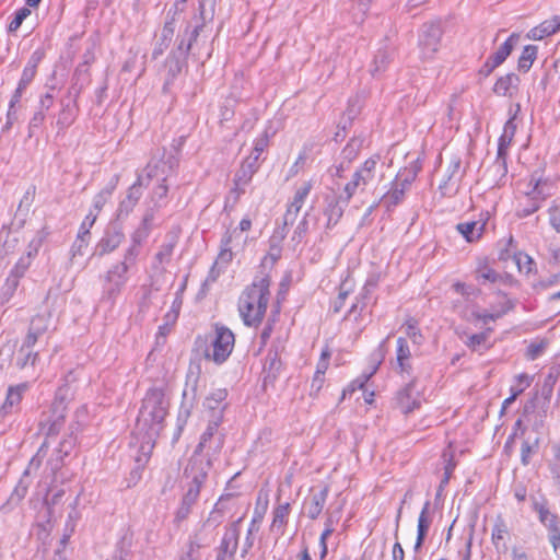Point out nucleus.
I'll use <instances>...</instances> for the list:
<instances>
[{
	"label": "nucleus",
	"instance_id": "nucleus-37",
	"mask_svg": "<svg viewBox=\"0 0 560 560\" xmlns=\"http://www.w3.org/2000/svg\"><path fill=\"white\" fill-rule=\"evenodd\" d=\"M201 539L199 535L196 533L190 535L188 541L183 547L178 560H200V548H201Z\"/></svg>",
	"mask_w": 560,
	"mask_h": 560
},
{
	"label": "nucleus",
	"instance_id": "nucleus-60",
	"mask_svg": "<svg viewBox=\"0 0 560 560\" xmlns=\"http://www.w3.org/2000/svg\"><path fill=\"white\" fill-rule=\"evenodd\" d=\"M96 219H97V212H94L93 210H91L84 218L83 222L81 223L78 235L91 238L90 229L93 226Z\"/></svg>",
	"mask_w": 560,
	"mask_h": 560
},
{
	"label": "nucleus",
	"instance_id": "nucleus-62",
	"mask_svg": "<svg viewBox=\"0 0 560 560\" xmlns=\"http://www.w3.org/2000/svg\"><path fill=\"white\" fill-rule=\"evenodd\" d=\"M269 132L265 130L264 133L257 138L254 142V149L250 155H257V161L259 160L260 154L265 151L269 143Z\"/></svg>",
	"mask_w": 560,
	"mask_h": 560
},
{
	"label": "nucleus",
	"instance_id": "nucleus-10",
	"mask_svg": "<svg viewBox=\"0 0 560 560\" xmlns=\"http://www.w3.org/2000/svg\"><path fill=\"white\" fill-rule=\"evenodd\" d=\"M312 183L311 182H304L301 186H299L295 190L294 197L290 205L288 206V209L283 217V226L278 229L276 231V234L279 236L280 240H283L287 235L285 228L288 225H292L302 209L307 196L310 195L312 190Z\"/></svg>",
	"mask_w": 560,
	"mask_h": 560
},
{
	"label": "nucleus",
	"instance_id": "nucleus-2",
	"mask_svg": "<svg viewBox=\"0 0 560 560\" xmlns=\"http://www.w3.org/2000/svg\"><path fill=\"white\" fill-rule=\"evenodd\" d=\"M270 279L267 275L256 276L238 299V312L246 326H257L261 323L270 296Z\"/></svg>",
	"mask_w": 560,
	"mask_h": 560
},
{
	"label": "nucleus",
	"instance_id": "nucleus-13",
	"mask_svg": "<svg viewBox=\"0 0 560 560\" xmlns=\"http://www.w3.org/2000/svg\"><path fill=\"white\" fill-rule=\"evenodd\" d=\"M515 131H516V125L514 122V117H512L505 122V125L503 127V132H502L501 137L499 138L497 160L494 163V166H497L498 171L502 172L503 174H505L508 171V166H506L508 150L513 141Z\"/></svg>",
	"mask_w": 560,
	"mask_h": 560
},
{
	"label": "nucleus",
	"instance_id": "nucleus-25",
	"mask_svg": "<svg viewBox=\"0 0 560 560\" xmlns=\"http://www.w3.org/2000/svg\"><path fill=\"white\" fill-rule=\"evenodd\" d=\"M533 509L537 512L541 524L548 529V534L560 529L559 517L549 511L545 499L539 501L533 498Z\"/></svg>",
	"mask_w": 560,
	"mask_h": 560
},
{
	"label": "nucleus",
	"instance_id": "nucleus-43",
	"mask_svg": "<svg viewBox=\"0 0 560 560\" xmlns=\"http://www.w3.org/2000/svg\"><path fill=\"white\" fill-rule=\"evenodd\" d=\"M49 444L47 441H44L40 447L38 448L37 453L31 458L26 469L23 472V477L30 476L32 472H35L39 469L42 466V463L46 456V452Z\"/></svg>",
	"mask_w": 560,
	"mask_h": 560
},
{
	"label": "nucleus",
	"instance_id": "nucleus-1",
	"mask_svg": "<svg viewBox=\"0 0 560 560\" xmlns=\"http://www.w3.org/2000/svg\"><path fill=\"white\" fill-rule=\"evenodd\" d=\"M211 432L202 433L200 441L185 466L180 483L206 486L212 462L220 454L223 444L220 438L210 439Z\"/></svg>",
	"mask_w": 560,
	"mask_h": 560
},
{
	"label": "nucleus",
	"instance_id": "nucleus-48",
	"mask_svg": "<svg viewBox=\"0 0 560 560\" xmlns=\"http://www.w3.org/2000/svg\"><path fill=\"white\" fill-rule=\"evenodd\" d=\"M475 278L480 283H495L500 279V275L493 270L492 268L485 266H479L475 271Z\"/></svg>",
	"mask_w": 560,
	"mask_h": 560
},
{
	"label": "nucleus",
	"instance_id": "nucleus-50",
	"mask_svg": "<svg viewBox=\"0 0 560 560\" xmlns=\"http://www.w3.org/2000/svg\"><path fill=\"white\" fill-rule=\"evenodd\" d=\"M75 445V439L72 435H69L67 438H63L61 442L59 443V447L57 450L58 453V459L54 466L52 470L58 469L59 463L62 460L63 456L69 455V453L73 450Z\"/></svg>",
	"mask_w": 560,
	"mask_h": 560
},
{
	"label": "nucleus",
	"instance_id": "nucleus-24",
	"mask_svg": "<svg viewBox=\"0 0 560 560\" xmlns=\"http://www.w3.org/2000/svg\"><path fill=\"white\" fill-rule=\"evenodd\" d=\"M144 431H145L144 440L142 441L141 445L139 446L138 455L135 458L136 463H137V468L132 471V476L137 479L140 478L139 470L145 466V464L148 463V460L151 456L152 450L154 447V438L158 435V434H153L152 431H150V430H144Z\"/></svg>",
	"mask_w": 560,
	"mask_h": 560
},
{
	"label": "nucleus",
	"instance_id": "nucleus-21",
	"mask_svg": "<svg viewBox=\"0 0 560 560\" xmlns=\"http://www.w3.org/2000/svg\"><path fill=\"white\" fill-rule=\"evenodd\" d=\"M144 186V177L138 175L137 180L129 187L126 197L120 201L117 209V218L128 217L138 203L142 192L141 187Z\"/></svg>",
	"mask_w": 560,
	"mask_h": 560
},
{
	"label": "nucleus",
	"instance_id": "nucleus-19",
	"mask_svg": "<svg viewBox=\"0 0 560 560\" xmlns=\"http://www.w3.org/2000/svg\"><path fill=\"white\" fill-rule=\"evenodd\" d=\"M81 92V88L72 86L68 91V100H61V109L58 114L57 126L60 129L68 128L75 119L77 97Z\"/></svg>",
	"mask_w": 560,
	"mask_h": 560
},
{
	"label": "nucleus",
	"instance_id": "nucleus-26",
	"mask_svg": "<svg viewBox=\"0 0 560 560\" xmlns=\"http://www.w3.org/2000/svg\"><path fill=\"white\" fill-rule=\"evenodd\" d=\"M171 172V166L164 160H151L141 174L144 177V186L150 179L155 178L158 182H166Z\"/></svg>",
	"mask_w": 560,
	"mask_h": 560
},
{
	"label": "nucleus",
	"instance_id": "nucleus-51",
	"mask_svg": "<svg viewBox=\"0 0 560 560\" xmlns=\"http://www.w3.org/2000/svg\"><path fill=\"white\" fill-rule=\"evenodd\" d=\"M430 505H431L430 501H425V503L423 504V508H422L419 518H418L417 533L427 535V533L430 528V525L432 523V518L429 515Z\"/></svg>",
	"mask_w": 560,
	"mask_h": 560
},
{
	"label": "nucleus",
	"instance_id": "nucleus-33",
	"mask_svg": "<svg viewBox=\"0 0 560 560\" xmlns=\"http://www.w3.org/2000/svg\"><path fill=\"white\" fill-rule=\"evenodd\" d=\"M410 349L405 338L399 337L397 339V351H396V369L399 370L401 374L406 373L410 374L411 364H410Z\"/></svg>",
	"mask_w": 560,
	"mask_h": 560
},
{
	"label": "nucleus",
	"instance_id": "nucleus-4",
	"mask_svg": "<svg viewBox=\"0 0 560 560\" xmlns=\"http://www.w3.org/2000/svg\"><path fill=\"white\" fill-rule=\"evenodd\" d=\"M136 262L122 260L114 264L103 277L102 301L114 303L128 282V271Z\"/></svg>",
	"mask_w": 560,
	"mask_h": 560
},
{
	"label": "nucleus",
	"instance_id": "nucleus-58",
	"mask_svg": "<svg viewBox=\"0 0 560 560\" xmlns=\"http://www.w3.org/2000/svg\"><path fill=\"white\" fill-rule=\"evenodd\" d=\"M369 295V289L363 288L362 292L355 298V303H353L350 307L349 314H354V318L357 319L360 316L361 312L364 310L366 303L365 300Z\"/></svg>",
	"mask_w": 560,
	"mask_h": 560
},
{
	"label": "nucleus",
	"instance_id": "nucleus-64",
	"mask_svg": "<svg viewBox=\"0 0 560 560\" xmlns=\"http://www.w3.org/2000/svg\"><path fill=\"white\" fill-rule=\"evenodd\" d=\"M31 264L32 261L28 260V258H25L24 256L20 257L18 262L12 268L10 275L16 276L18 278L21 279L30 268Z\"/></svg>",
	"mask_w": 560,
	"mask_h": 560
},
{
	"label": "nucleus",
	"instance_id": "nucleus-63",
	"mask_svg": "<svg viewBox=\"0 0 560 560\" xmlns=\"http://www.w3.org/2000/svg\"><path fill=\"white\" fill-rule=\"evenodd\" d=\"M488 339L487 332H480V334H474L465 340V345L472 349L474 351H477L479 347L483 346Z\"/></svg>",
	"mask_w": 560,
	"mask_h": 560
},
{
	"label": "nucleus",
	"instance_id": "nucleus-20",
	"mask_svg": "<svg viewBox=\"0 0 560 560\" xmlns=\"http://www.w3.org/2000/svg\"><path fill=\"white\" fill-rule=\"evenodd\" d=\"M416 381L412 380L405 387L398 390L396 395L397 407L402 413L408 415L421 405L420 394L415 388Z\"/></svg>",
	"mask_w": 560,
	"mask_h": 560
},
{
	"label": "nucleus",
	"instance_id": "nucleus-47",
	"mask_svg": "<svg viewBox=\"0 0 560 560\" xmlns=\"http://www.w3.org/2000/svg\"><path fill=\"white\" fill-rule=\"evenodd\" d=\"M508 535V526L502 517H498L491 532V540L495 549L499 550L500 541H503Z\"/></svg>",
	"mask_w": 560,
	"mask_h": 560
},
{
	"label": "nucleus",
	"instance_id": "nucleus-18",
	"mask_svg": "<svg viewBox=\"0 0 560 560\" xmlns=\"http://www.w3.org/2000/svg\"><path fill=\"white\" fill-rule=\"evenodd\" d=\"M65 424V406L56 404L52 413L39 423V431L45 435V441L59 434Z\"/></svg>",
	"mask_w": 560,
	"mask_h": 560
},
{
	"label": "nucleus",
	"instance_id": "nucleus-54",
	"mask_svg": "<svg viewBox=\"0 0 560 560\" xmlns=\"http://www.w3.org/2000/svg\"><path fill=\"white\" fill-rule=\"evenodd\" d=\"M185 61L186 59L178 57L176 52H171L166 60L168 73L175 78L183 70Z\"/></svg>",
	"mask_w": 560,
	"mask_h": 560
},
{
	"label": "nucleus",
	"instance_id": "nucleus-23",
	"mask_svg": "<svg viewBox=\"0 0 560 560\" xmlns=\"http://www.w3.org/2000/svg\"><path fill=\"white\" fill-rule=\"evenodd\" d=\"M520 36L513 33L498 50L486 61L487 74L492 72L497 67L505 61L513 50L514 44L518 40Z\"/></svg>",
	"mask_w": 560,
	"mask_h": 560
},
{
	"label": "nucleus",
	"instance_id": "nucleus-11",
	"mask_svg": "<svg viewBox=\"0 0 560 560\" xmlns=\"http://www.w3.org/2000/svg\"><path fill=\"white\" fill-rule=\"evenodd\" d=\"M205 487L206 486L180 483L183 494L179 506L175 512L176 523H182L189 516V514L192 512L194 506L197 504L200 498L201 490Z\"/></svg>",
	"mask_w": 560,
	"mask_h": 560
},
{
	"label": "nucleus",
	"instance_id": "nucleus-15",
	"mask_svg": "<svg viewBox=\"0 0 560 560\" xmlns=\"http://www.w3.org/2000/svg\"><path fill=\"white\" fill-rule=\"evenodd\" d=\"M125 240V233L119 224H112L105 231L103 237L97 242L95 254L104 256L116 250Z\"/></svg>",
	"mask_w": 560,
	"mask_h": 560
},
{
	"label": "nucleus",
	"instance_id": "nucleus-34",
	"mask_svg": "<svg viewBox=\"0 0 560 560\" xmlns=\"http://www.w3.org/2000/svg\"><path fill=\"white\" fill-rule=\"evenodd\" d=\"M486 222L468 221L462 222L456 225V230L464 236V238L472 243L479 240L485 231Z\"/></svg>",
	"mask_w": 560,
	"mask_h": 560
},
{
	"label": "nucleus",
	"instance_id": "nucleus-44",
	"mask_svg": "<svg viewBox=\"0 0 560 560\" xmlns=\"http://www.w3.org/2000/svg\"><path fill=\"white\" fill-rule=\"evenodd\" d=\"M201 28H202V25H197L190 32L188 40L186 42L184 38H182L180 42L177 45L176 50H174L173 52H176V55L178 57L186 59L188 54H189V50L191 48V45L197 39V37L199 36V33H200Z\"/></svg>",
	"mask_w": 560,
	"mask_h": 560
},
{
	"label": "nucleus",
	"instance_id": "nucleus-59",
	"mask_svg": "<svg viewBox=\"0 0 560 560\" xmlns=\"http://www.w3.org/2000/svg\"><path fill=\"white\" fill-rule=\"evenodd\" d=\"M31 14L27 7H23L15 12L13 20L9 24V32H15L20 28L23 21Z\"/></svg>",
	"mask_w": 560,
	"mask_h": 560
},
{
	"label": "nucleus",
	"instance_id": "nucleus-32",
	"mask_svg": "<svg viewBox=\"0 0 560 560\" xmlns=\"http://www.w3.org/2000/svg\"><path fill=\"white\" fill-rule=\"evenodd\" d=\"M529 185L533 186L532 190L527 192L529 205L522 210L524 217L530 215L540 208V201L544 200L545 194L539 178L532 177Z\"/></svg>",
	"mask_w": 560,
	"mask_h": 560
},
{
	"label": "nucleus",
	"instance_id": "nucleus-28",
	"mask_svg": "<svg viewBox=\"0 0 560 560\" xmlns=\"http://www.w3.org/2000/svg\"><path fill=\"white\" fill-rule=\"evenodd\" d=\"M558 31H560V15H555L532 28L528 32L527 37L529 39L540 40L556 34Z\"/></svg>",
	"mask_w": 560,
	"mask_h": 560
},
{
	"label": "nucleus",
	"instance_id": "nucleus-57",
	"mask_svg": "<svg viewBox=\"0 0 560 560\" xmlns=\"http://www.w3.org/2000/svg\"><path fill=\"white\" fill-rule=\"evenodd\" d=\"M113 194V188L102 189L93 199V211L101 212L105 203L109 200Z\"/></svg>",
	"mask_w": 560,
	"mask_h": 560
},
{
	"label": "nucleus",
	"instance_id": "nucleus-49",
	"mask_svg": "<svg viewBox=\"0 0 560 560\" xmlns=\"http://www.w3.org/2000/svg\"><path fill=\"white\" fill-rule=\"evenodd\" d=\"M252 228V221L248 218H244L241 220L238 228L234 229L236 231L235 236L232 240V247H243L247 241V236L241 237L243 232L249 231Z\"/></svg>",
	"mask_w": 560,
	"mask_h": 560
},
{
	"label": "nucleus",
	"instance_id": "nucleus-22",
	"mask_svg": "<svg viewBox=\"0 0 560 560\" xmlns=\"http://www.w3.org/2000/svg\"><path fill=\"white\" fill-rule=\"evenodd\" d=\"M50 320H51V312L50 311H45L43 313H39L32 318L27 334L24 338V340L27 341V345H36L38 339L48 331L49 326H50Z\"/></svg>",
	"mask_w": 560,
	"mask_h": 560
},
{
	"label": "nucleus",
	"instance_id": "nucleus-7",
	"mask_svg": "<svg viewBox=\"0 0 560 560\" xmlns=\"http://www.w3.org/2000/svg\"><path fill=\"white\" fill-rule=\"evenodd\" d=\"M234 343L235 337L232 330L223 325L215 324L214 336L211 340L210 348L205 352V357L217 364H221L231 355Z\"/></svg>",
	"mask_w": 560,
	"mask_h": 560
},
{
	"label": "nucleus",
	"instance_id": "nucleus-36",
	"mask_svg": "<svg viewBox=\"0 0 560 560\" xmlns=\"http://www.w3.org/2000/svg\"><path fill=\"white\" fill-rule=\"evenodd\" d=\"M43 58V54L38 50L34 51L32 56L30 57L25 68L23 69L21 79L19 81V85L22 88H25L33 81L36 71L37 66Z\"/></svg>",
	"mask_w": 560,
	"mask_h": 560
},
{
	"label": "nucleus",
	"instance_id": "nucleus-16",
	"mask_svg": "<svg viewBox=\"0 0 560 560\" xmlns=\"http://www.w3.org/2000/svg\"><path fill=\"white\" fill-rule=\"evenodd\" d=\"M460 159L453 158L447 166L444 179L439 186L442 196H453L457 192L462 179Z\"/></svg>",
	"mask_w": 560,
	"mask_h": 560
},
{
	"label": "nucleus",
	"instance_id": "nucleus-35",
	"mask_svg": "<svg viewBox=\"0 0 560 560\" xmlns=\"http://www.w3.org/2000/svg\"><path fill=\"white\" fill-rule=\"evenodd\" d=\"M290 512H291L290 503H283V504H279L278 506H276L272 512L273 518H272L270 529L272 532L276 530L280 535H283L284 527L288 524Z\"/></svg>",
	"mask_w": 560,
	"mask_h": 560
},
{
	"label": "nucleus",
	"instance_id": "nucleus-31",
	"mask_svg": "<svg viewBox=\"0 0 560 560\" xmlns=\"http://www.w3.org/2000/svg\"><path fill=\"white\" fill-rule=\"evenodd\" d=\"M26 388V384H19L9 387L5 400L0 408V412L3 416L12 413L18 408Z\"/></svg>",
	"mask_w": 560,
	"mask_h": 560
},
{
	"label": "nucleus",
	"instance_id": "nucleus-41",
	"mask_svg": "<svg viewBox=\"0 0 560 560\" xmlns=\"http://www.w3.org/2000/svg\"><path fill=\"white\" fill-rule=\"evenodd\" d=\"M25 478L26 477H22L21 478V480L19 481V483L16 485L14 490L12 491V493H11L9 500L7 501V503H4L1 506V510L3 512H8L9 506L11 504L20 503L23 500V498L26 495L28 487H30V482L25 481Z\"/></svg>",
	"mask_w": 560,
	"mask_h": 560
},
{
	"label": "nucleus",
	"instance_id": "nucleus-8",
	"mask_svg": "<svg viewBox=\"0 0 560 560\" xmlns=\"http://www.w3.org/2000/svg\"><path fill=\"white\" fill-rule=\"evenodd\" d=\"M154 220V208H149L138 228L130 234V242L128 247L124 252V257L128 261H137V258L140 255V249L142 244L149 237L152 231V223Z\"/></svg>",
	"mask_w": 560,
	"mask_h": 560
},
{
	"label": "nucleus",
	"instance_id": "nucleus-3",
	"mask_svg": "<svg viewBox=\"0 0 560 560\" xmlns=\"http://www.w3.org/2000/svg\"><path fill=\"white\" fill-rule=\"evenodd\" d=\"M166 413V402L162 390L158 388L148 390L137 419L138 432L150 430L153 434H159Z\"/></svg>",
	"mask_w": 560,
	"mask_h": 560
},
{
	"label": "nucleus",
	"instance_id": "nucleus-27",
	"mask_svg": "<svg viewBox=\"0 0 560 560\" xmlns=\"http://www.w3.org/2000/svg\"><path fill=\"white\" fill-rule=\"evenodd\" d=\"M328 495V489L324 488L318 492H313L304 502V510L311 520H316L322 513Z\"/></svg>",
	"mask_w": 560,
	"mask_h": 560
},
{
	"label": "nucleus",
	"instance_id": "nucleus-42",
	"mask_svg": "<svg viewBox=\"0 0 560 560\" xmlns=\"http://www.w3.org/2000/svg\"><path fill=\"white\" fill-rule=\"evenodd\" d=\"M537 57V47L527 45L524 47L517 62L518 70L528 71Z\"/></svg>",
	"mask_w": 560,
	"mask_h": 560
},
{
	"label": "nucleus",
	"instance_id": "nucleus-5",
	"mask_svg": "<svg viewBox=\"0 0 560 560\" xmlns=\"http://www.w3.org/2000/svg\"><path fill=\"white\" fill-rule=\"evenodd\" d=\"M380 158L371 156L353 173L351 179L345 185L342 192L352 198L357 192H363L370 185L378 179L377 164Z\"/></svg>",
	"mask_w": 560,
	"mask_h": 560
},
{
	"label": "nucleus",
	"instance_id": "nucleus-6",
	"mask_svg": "<svg viewBox=\"0 0 560 560\" xmlns=\"http://www.w3.org/2000/svg\"><path fill=\"white\" fill-rule=\"evenodd\" d=\"M228 390L225 388H217L209 393L205 399V407L211 412L208 425L203 433L211 432L210 439L220 438L224 444V434L219 431V427L223 419V412L226 408Z\"/></svg>",
	"mask_w": 560,
	"mask_h": 560
},
{
	"label": "nucleus",
	"instance_id": "nucleus-39",
	"mask_svg": "<svg viewBox=\"0 0 560 560\" xmlns=\"http://www.w3.org/2000/svg\"><path fill=\"white\" fill-rule=\"evenodd\" d=\"M389 337H387L385 340H383L380 346H378V357H380V360L372 368V370L369 372V373H363L362 375H360L358 378H355L349 386H348V390L349 392H354L355 389H360L364 386V384L370 380V377L376 372L381 361L383 360L384 358V351H385V343L386 341L388 340ZM347 393V389L343 390V396L346 395Z\"/></svg>",
	"mask_w": 560,
	"mask_h": 560
},
{
	"label": "nucleus",
	"instance_id": "nucleus-12",
	"mask_svg": "<svg viewBox=\"0 0 560 560\" xmlns=\"http://www.w3.org/2000/svg\"><path fill=\"white\" fill-rule=\"evenodd\" d=\"M257 170V155H248L242 163V166L238 170V172L235 174L234 187L230 191L231 195H234L235 200H237L238 197L245 192V187L249 184L253 175L256 173Z\"/></svg>",
	"mask_w": 560,
	"mask_h": 560
},
{
	"label": "nucleus",
	"instance_id": "nucleus-29",
	"mask_svg": "<svg viewBox=\"0 0 560 560\" xmlns=\"http://www.w3.org/2000/svg\"><path fill=\"white\" fill-rule=\"evenodd\" d=\"M520 85V78L515 73H508L500 77L494 86L493 92L500 96L512 97L516 94Z\"/></svg>",
	"mask_w": 560,
	"mask_h": 560
},
{
	"label": "nucleus",
	"instance_id": "nucleus-14",
	"mask_svg": "<svg viewBox=\"0 0 560 560\" xmlns=\"http://www.w3.org/2000/svg\"><path fill=\"white\" fill-rule=\"evenodd\" d=\"M236 231H228L221 240L220 253L209 272L208 280L215 281L222 270L232 261V240Z\"/></svg>",
	"mask_w": 560,
	"mask_h": 560
},
{
	"label": "nucleus",
	"instance_id": "nucleus-55",
	"mask_svg": "<svg viewBox=\"0 0 560 560\" xmlns=\"http://www.w3.org/2000/svg\"><path fill=\"white\" fill-rule=\"evenodd\" d=\"M20 278L9 275L1 291V296L4 301H9L19 287Z\"/></svg>",
	"mask_w": 560,
	"mask_h": 560
},
{
	"label": "nucleus",
	"instance_id": "nucleus-9",
	"mask_svg": "<svg viewBox=\"0 0 560 560\" xmlns=\"http://www.w3.org/2000/svg\"><path fill=\"white\" fill-rule=\"evenodd\" d=\"M442 27L439 22L423 24L419 34L420 57L423 60H430L438 52L442 38Z\"/></svg>",
	"mask_w": 560,
	"mask_h": 560
},
{
	"label": "nucleus",
	"instance_id": "nucleus-17",
	"mask_svg": "<svg viewBox=\"0 0 560 560\" xmlns=\"http://www.w3.org/2000/svg\"><path fill=\"white\" fill-rule=\"evenodd\" d=\"M350 200L343 192L326 198L324 215L327 218V229H331L340 221Z\"/></svg>",
	"mask_w": 560,
	"mask_h": 560
},
{
	"label": "nucleus",
	"instance_id": "nucleus-38",
	"mask_svg": "<svg viewBox=\"0 0 560 560\" xmlns=\"http://www.w3.org/2000/svg\"><path fill=\"white\" fill-rule=\"evenodd\" d=\"M34 346L35 345H27V341L23 340L15 359V364L19 369L35 364L38 353L33 350Z\"/></svg>",
	"mask_w": 560,
	"mask_h": 560
},
{
	"label": "nucleus",
	"instance_id": "nucleus-52",
	"mask_svg": "<svg viewBox=\"0 0 560 560\" xmlns=\"http://www.w3.org/2000/svg\"><path fill=\"white\" fill-rule=\"evenodd\" d=\"M405 327L408 338H410L413 343L421 345L423 341V336L417 326V320L413 318H408L405 323Z\"/></svg>",
	"mask_w": 560,
	"mask_h": 560
},
{
	"label": "nucleus",
	"instance_id": "nucleus-56",
	"mask_svg": "<svg viewBox=\"0 0 560 560\" xmlns=\"http://www.w3.org/2000/svg\"><path fill=\"white\" fill-rule=\"evenodd\" d=\"M168 191V186L165 182H159V184L154 187L152 191V201L154 203V208H160L164 205V199L166 198Z\"/></svg>",
	"mask_w": 560,
	"mask_h": 560
},
{
	"label": "nucleus",
	"instance_id": "nucleus-46",
	"mask_svg": "<svg viewBox=\"0 0 560 560\" xmlns=\"http://www.w3.org/2000/svg\"><path fill=\"white\" fill-rule=\"evenodd\" d=\"M90 243V237L78 235L75 241L73 242L70 250V260L72 264L77 261L78 258H81L85 255Z\"/></svg>",
	"mask_w": 560,
	"mask_h": 560
},
{
	"label": "nucleus",
	"instance_id": "nucleus-61",
	"mask_svg": "<svg viewBox=\"0 0 560 560\" xmlns=\"http://www.w3.org/2000/svg\"><path fill=\"white\" fill-rule=\"evenodd\" d=\"M257 521L258 520H252L250 521V524L248 526L247 534H246V537H245V541H244V545H243V556H245L249 551V549L254 546V537H253V535L259 530Z\"/></svg>",
	"mask_w": 560,
	"mask_h": 560
},
{
	"label": "nucleus",
	"instance_id": "nucleus-30",
	"mask_svg": "<svg viewBox=\"0 0 560 560\" xmlns=\"http://www.w3.org/2000/svg\"><path fill=\"white\" fill-rule=\"evenodd\" d=\"M242 517L237 521L233 522L225 530L224 536L221 541L220 551L226 552L231 555H235L238 546L240 538V524L242 522Z\"/></svg>",
	"mask_w": 560,
	"mask_h": 560
},
{
	"label": "nucleus",
	"instance_id": "nucleus-45",
	"mask_svg": "<svg viewBox=\"0 0 560 560\" xmlns=\"http://www.w3.org/2000/svg\"><path fill=\"white\" fill-rule=\"evenodd\" d=\"M515 380L517 382H524V385L521 388L511 387V396L504 399L502 404V411L512 405L517 396L521 395L530 385V377L527 374H518L515 376Z\"/></svg>",
	"mask_w": 560,
	"mask_h": 560
},
{
	"label": "nucleus",
	"instance_id": "nucleus-40",
	"mask_svg": "<svg viewBox=\"0 0 560 560\" xmlns=\"http://www.w3.org/2000/svg\"><path fill=\"white\" fill-rule=\"evenodd\" d=\"M404 188L392 184V188L382 196L381 203L387 209V211H389L394 207L398 206L404 200Z\"/></svg>",
	"mask_w": 560,
	"mask_h": 560
},
{
	"label": "nucleus",
	"instance_id": "nucleus-53",
	"mask_svg": "<svg viewBox=\"0 0 560 560\" xmlns=\"http://www.w3.org/2000/svg\"><path fill=\"white\" fill-rule=\"evenodd\" d=\"M515 264L517 265V268L520 272L529 273L533 270V267L535 266V262L533 258L525 254V253H517L514 255Z\"/></svg>",
	"mask_w": 560,
	"mask_h": 560
}]
</instances>
